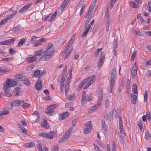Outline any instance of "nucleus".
I'll return each instance as SVG.
<instances>
[{"label":"nucleus","mask_w":151,"mask_h":151,"mask_svg":"<svg viewBox=\"0 0 151 151\" xmlns=\"http://www.w3.org/2000/svg\"><path fill=\"white\" fill-rule=\"evenodd\" d=\"M17 84V82L14 79L9 78L6 80L3 85V88L5 92V95L8 97L11 96V94L8 91L10 88L11 87L15 86Z\"/></svg>","instance_id":"f257e3e1"},{"label":"nucleus","mask_w":151,"mask_h":151,"mask_svg":"<svg viewBox=\"0 0 151 151\" xmlns=\"http://www.w3.org/2000/svg\"><path fill=\"white\" fill-rule=\"evenodd\" d=\"M95 78L94 75H93L90 77H88L85 79L83 81L81 82L78 86V88L76 89L77 91L80 90L83 87L85 84L89 80V81L84 86L83 88L85 89L89 87L91 84L94 82V80Z\"/></svg>","instance_id":"f03ea898"},{"label":"nucleus","mask_w":151,"mask_h":151,"mask_svg":"<svg viewBox=\"0 0 151 151\" xmlns=\"http://www.w3.org/2000/svg\"><path fill=\"white\" fill-rule=\"evenodd\" d=\"M47 52V50L43 52V55H42L40 58V60H41L43 61L47 60L49 59H50L53 56L54 52V50H48Z\"/></svg>","instance_id":"7ed1b4c3"},{"label":"nucleus","mask_w":151,"mask_h":151,"mask_svg":"<svg viewBox=\"0 0 151 151\" xmlns=\"http://www.w3.org/2000/svg\"><path fill=\"white\" fill-rule=\"evenodd\" d=\"M116 76V70L115 68H114L112 71L111 76L110 85L111 87L109 91L110 93L112 92V89L113 88L114 84L115 77Z\"/></svg>","instance_id":"20e7f679"},{"label":"nucleus","mask_w":151,"mask_h":151,"mask_svg":"<svg viewBox=\"0 0 151 151\" xmlns=\"http://www.w3.org/2000/svg\"><path fill=\"white\" fill-rule=\"evenodd\" d=\"M93 99V97L90 96H87L86 97V92L85 91L83 92L81 99V103L82 106H84L86 104V101H90Z\"/></svg>","instance_id":"39448f33"},{"label":"nucleus","mask_w":151,"mask_h":151,"mask_svg":"<svg viewBox=\"0 0 151 151\" xmlns=\"http://www.w3.org/2000/svg\"><path fill=\"white\" fill-rule=\"evenodd\" d=\"M73 128V127H70L67 131L65 132L63 136L59 140V143L63 142L68 139Z\"/></svg>","instance_id":"423d86ee"},{"label":"nucleus","mask_w":151,"mask_h":151,"mask_svg":"<svg viewBox=\"0 0 151 151\" xmlns=\"http://www.w3.org/2000/svg\"><path fill=\"white\" fill-rule=\"evenodd\" d=\"M57 107V105L56 104L52 105L47 107V111H46L45 113L50 116L54 115L55 114V112L54 110Z\"/></svg>","instance_id":"0eeeda50"},{"label":"nucleus","mask_w":151,"mask_h":151,"mask_svg":"<svg viewBox=\"0 0 151 151\" xmlns=\"http://www.w3.org/2000/svg\"><path fill=\"white\" fill-rule=\"evenodd\" d=\"M92 125L91 121L87 122L85 125L83 129L84 133L86 134L89 133L91 131Z\"/></svg>","instance_id":"6e6552de"},{"label":"nucleus","mask_w":151,"mask_h":151,"mask_svg":"<svg viewBox=\"0 0 151 151\" xmlns=\"http://www.w3.org/2000/svg\"><path fill=\"white\" fill-rule=\"evenodd\" d=\"M118 39L116 38L114 40V41L113 42V54L114 56H115L116 55V48L118 46Z\"/></svg>","instance_id":"1a4fd4ad"},{"label":"nucleus","mask_w":151,"mask_h":151,"mask_svg":"<svg viewBox=\"0 0 151 151\" xmlns=\"http://www.w3.org/2000/svg\"><path fill=\"white\" fill-rule=\"evenodd\" d=\"M40 78H39L38 80L37 81L35 85L36 89L38 90H40L41 89L42 85L41 81L40 80Z\"/></svg>","instance_id":"9d476101"},{"label":"nucleus","mask_w":151,"mask_h":151,"mask_svg":"<svg viewBox=\"0 0 151 151\" xmlns=\"http://www.w3.org/2000/svg\"><path fill=\"white\" fill-rule=\"evenodd\" d=\"M37 147L39 151H48V149L47 147L45 146L43 147V148L42 147L41 144L40 142H39L37 145Z\"/></svg>","instance_id":"9b49d317"},{"label":"nucleus","mask_w":151,"mask_h":151,"mask_svg":"<svg viewBox=\"0 0 151 151\" xmlns=\"http://www.w3.org/2000/svg\"><path fill=\"white\" fill-rule=\"evenodd\" d=\"M105 58V55L103 53H101L100 57L99 60V61L98 65L99 66H101L103 63V60Z\"/></svg>","instance_id":"f8f14e48"},{"label":"nucleus","mask_w":151,"mask_h":151,"mask_svg":"<svg viewBox=\"0 0 151 151\" xmlns=\"http://www.w3.org/2000/svg\"><path fill=\"white\" fill-rule=\"evenodd\" d=\"M57 136V134L56 132L52 131L48 133V138L52 139L53 138H55Z\"/></svg>","instance_id":"ddd939ff"},{"label":"nucleus","mask_w":151,"mask_h":151,"mask_svg":"<svg viewBox=\"0 0 151 151\" xmlns=\"http://www.w3.org/2000/svg\"><path fill=\"white\" fill-rule=\"evenodd\" d=\"M16 81L17 82V81H23L25 79V77L24 75H16L15 77Z\"/></svg>","instance_id":"4468645a"},{"label":"nucleus","mask_w":151,"mask_h":151,"mask_svg":"<svg viewBox=\"0 0 151 151\" xmlns=\"http://www.w3.org/2000/svg\"><path fill=\"white\" fill-rule=\"evenodd\" d=\"M37 59V58L35 56L28 57L27 58L26 60L28 63H32L35 62Z\"/></svg>","instance_id":"2eb2a0df"},{"label":"nucleus","mask_w":151,"mask_h":151,"mask_svg":"<svg viewBox=\"0 0 151 151\" xmlns=\"http://www.w3.org/2000/svg\"><path fill=\"white\" fill-rule=\"evenodd\" d=\"M69 115V113L68 112L66 111L61 113L60 115V116L61 120H63L68 116Z\"/></svg>","instance_id":"dca6fc26"},{"label":"nucleus","mask_w":151,"mask_h":151,"mask_svg":"<svg viewBox=\"0 0 151 151\" xmlns=\"http://www.w3.org/2000/svg\"><path fill=\"white\" fill-rule=\"evenodd\" d=\"M22 103H23V101L17 100H15L12 102L11 105L12 107H13V106H19L21 105Z\"/></svg>","instance_id":"f3484780"},{"label":"nucleus","mask_w":151,"mask_h":151,"mask_svg":"<svg viewBox=\"0 0 151 151\" xmlns=\"http://www.w3.org/2000/svg\"><path fill=\"white\" fill-rule=\"evenodd\" d=\"M118 117L119 118V127L120 132H123V130L124 129L123 126V123L122 121V118L120 116H119Z\"/></svg>","instance_id":"a211bd4d"},{"label":"nucleus","mask_w":151,"mask_h":151,"mask_svg":"<svg viewBox=\"0 0 151 151\" xmlns=\"http://www.w3.org/2000/svg\"><path fill=\"white\" fill-rule=\"evenodd\" d=\"M13 17L11 14L7 16L4 19L2 20L0 23V25H2L3 24L6 23L8 20L11 19Z\"/></svg>","instance_id":"6ab92c4d"},{"label":"nucleus","mask_w":151,"mask_h":151,"mask_svg":"<svg viewBox=\"0 0 151 151\" xmlns=\"http://www.w3.org/2000/svg\"><path fill=\"white\" fill-rule=\"evenodd\" d=\"M21 91V88L19 87L15 88L13 91L14 94L16 96H19V95Z\"/></svg>","instance_id":"aec40b11"},{"label":"nucleus","mask_w":151,"mask_h":151,"mask_svg":"<svg viewBox=\"0 0 151 151\" xmlns=\"http://www.w3.org/2000/svg\"><path fill=\"white\" fill-rule=\"evenodd\" d=\"M31 5V4L29 3L23 7L19 11V12L22 13L27 9Z\"/></svg>","instance_id":"412c9836"},{"label":"nucleus","mask_w":151,"mask_h":151,"mask_svg":"<svg viewBox=\"0 0 151 151\" xmlns=\"http://www.w3.org/2000/svg\"><path fill=\"white\" fill-rule=\"evenodd\" d=\"M41 125L44 128L47 129L49 128V125L47 123L46 120L43 118V121L41 124Z\"/></svg>","instance_id":"4be33fe9"},{"label":"nucleus","mask_w":151,"mask_h":151,"mask_svg":"<svg viewBox=\"0 0 151 151\" xmlns=\"http://www.w3.org/2000/svg\"><path fill=\"white\" fill-rule=\"evenodd\" d=\"M137 98V96L134 93L131 94V99L132 104H135L136 103V100Z\"/></svg>","instance_id":"5701e85b"},{"label":"nucleus","mask_w":151,"mask_h":151,"mask_svg":"<svg viewBox=\"0 0 151 151\" xmlns=\"http://www.w3.org/2000/svg\"><path fill=\"white\" fill-rule=\"evenodd\" d=\"M91 7H92L90 6V7H89L88 11L85 16V17L86 18H87L88 17H89V16H92L93 13L91 12V11L94 8Z\"/></svg>","instance_id":"b1692460"},{"label":"nucleus","mask_w":151,"mask_h":151,"mask_svg":"<svg viewBox=\"0 0 151 151\" xmlns=\"http://www.w3.org/2000/svg\"><path fill=\"white\" fill-rule=\"evenodd\" d=\"M103 92L100 91L98 94V103H100L101 104V102L103 99Z\"/></svg>","instance_id":"393cba45"},{"label":"nucleus","mask_w":151,"mask_h":151,"mask_svg":"<svg viewBox=\"0 0 151 151\" xmlns=\"http://www.w3.org/2000/svg\"><path fill=\"white\" fill-rule=\"evenodd\" d=\"M100 103H98L91 107V110L92 111H94L95 110L98 109L100 106Z\"/></svg>","instance_id":"a878e982"},{"label":"nucleus","mask_w":151,"mask_h":151,"mask_svg":"<svg viewBox=\"0 0 151 151\" xmlns=\"http://www.w3.org/2000/svg\"><path fill=\"white\" fill-rule=\"evenodd\" d=\"M109 12V9L108 8H107L105 12L106 18V22H110Z\"/></svg>","instance_id":"bb28decb"},{"label":"nucleus","mask_w":151,"mask_h":151,"mask_svg":"<svg viewBox=\"0 0 151 151\" xmlns=\"http://www.w3.org/2000/svg\"><path fill=\"white\" fill-rule=\"evenodd\" d=\"M137 85L135 83L133 84L132 86V88L133 92L135 94L137 93Z\"/></svg>","instance_id":"cd10ccee"},{"label":"nucleus","mask_w":151,"mask_h":151,"mask_svg":"<svg viewBox=\"0 0 151 151\" xmlns=\"http://www.w3.org/2000/svg\"><path fill=\"white\" fill-rule=\"evenodd\" d=\"M102 128L103 130L105 131L107 130V128L106 125L105 121L104 119L101 120Z\"/></svg>","instance_id":"c85d7f7f"},{"label":"nucleus","mask_w":151,"mask_h":151,"mask_svg":"<svg viewBox=\"0 0 151 151\" xmlns=\"http://www.w3.org/2000/svg\"><path fill=\"white\" fill-rule=\"evenodd\" d=\"M92 17L91 16H89V17H88L87 18L85 23L84 28L85 29L87 28V27L89 23V22L90 21V19Z\"/></svg>","instance_id":"c756f323"},{"label":"nucleus","mask_w":151,"mask_h":151,"mask_svg":"<svg viewBox=\"0 0 151 151\" xmlns=\"http://www.w3.org/2000/svg\"><path fill=\"white\" fill-rule=\"evenodd\" d=\"M21 105L23 109L28 108L30 106V104L24 103L23 101V103H22Z\"/></svg>","instance_id":"7c9ffc66"},{"label":"nucleus","mask_w":151,"mask_h":151,"mask_svg":"<svg viewBox=\"0 0 151 151\" xmlns=\"http://www.w3.org/2000/svg\"><path fill=\"white\" fill-rule=\"evenodd\" d=\"M130 6L133 8H136L137 7L138 5L134 2L131 1L129 4Z\"/></svg>","instance_id":"2f4dec72"},{"label":"nucleus","mask_w":151,"mask_h":151,"mask_svg":"<svg viewBox=\"0 0 151 151\" xmlns=\"http://www.w3.org/2000/svg\"><path fill=\"white\" fill-rule=\"evenodd\" d=\"M42 53V50H40L38 51H35L34 53V55L35 57L39 56Z\"/></svg>","instance_id":"473e14b6"},{"label":"nucleus","mask_w":151,"mask_h":151,"mask_svg":"<svg viewBox=\"0 0 151 151\" xmlns=\"http://www.w3.org/2000/svg\"><path fill=\"white\" fill-rule=\"evenodd\" d=\"M68 3V2H67V1L65 0L64 1L60 7L62 10L64 9L65 7L67 6Z\"/></svg>","instance_id":"72a5a7b5"},{"label":"nucleus","mask_w":151,"mask_h":151,"mask_svg":"<svg viewBox=\"0 0 151 151\" xmlns=\"http://www.w3.org/2000/svg\"><path fill=\"white\" fill-rule=\"evenodd\" d=\"M67 66L65 65L63 68V72L62 75V76L66 77V75L67 72Z\"/></svg>","instance_id":"f704fd0d"},{"label":"nucleus","mask_w":151,"mask_h":151,"mask_svg":"<svg viewBox=\"0 0 151 151\" xmlns=\"http://www.w3.org/2000/svg\"><path fill=\"white\" fill-rule=\"evenodd\" d=\"M25 41V39L24 38H22L21 39L20 41L18 42V47H20L22 46L24 43Z\"/></svg>","instance_id":"c9c22d12"},{"label":"nucleus","mask_w":151,"mask_h":151,"mask_svg":"<svg viewBox=\"0 0 151 151\" xmlns=\"http://www.w3.org/2000/svg\"><path fill=\"white\" fill-rule=\"evenodd\" d=\"M65 94L66 95L70 88V86L69 85L65 84Z\"/></svg>","instance_id":"e433bc0d"},{"label":"nucleus","mask_w":151,"mask_h":151,"mask_svg":"<svg viewBox=\"0 0 151 151\" xmlns=\"http://www.w3.org/2000/svg\"><path fill=\"white\" fill-rule=\"evenodd\" d=\"M150 135L148 131L147 130L145 133V138L146 139H149L150 138Z\"/></svg>","instance_id":"4c0bfd02"},{"label":"nucleus","mask_w":151,"mask_h":151,"mask_svg":"<svg viewBox=\"0 0 151 151\" xmlns=\"http://www.w3.org/2000/svg\"><path fill=\"white\" fill-rule=\"evenodd\" d=\"M147 9L148 11L151 13V0H150L148 3Z\"/></svg>","instance_id":"58836bf2"},{"label":"nucleus","mask_w":151,"mask_h":151,"mask_svg":"<svg viewBox=\"0 0 151 151\" xmlns=\"http://www.w3.org/2000/svg\"><path fill=\"white\" fill-rule=\"evenodd\" d=\"M35 67V65L34 64H31L27 66L26 68L27 70L30 71L32 70Z\"/></svg>","instance_id":"ea45409f"},{"label":"nucleus","mask_w":151,"mask_h":151,"mask_svg":"<svg viewBox=\"0 0 151 151\" xmlns=\"http://www.w3.org/2000/svg\"><path fill=\"white\" fill-rule=\"evenodd\" d=\"M102 49V48L101 49H97L95 53V55L94 56V58H96L97 56L98 55L100 52V51Z\"/></svg>","instance_id":"a19ab883"},{"label":"nucleus","mask_w":151,"mask_h":151,"mask_svg":"<svg viewBox=\"0 0 151 151\" xmlns=\"http://www.w3.org/2000/svg\"><path fill=\"white\" fill-rule=\"evenodd\" d=\"M53 45L52 43H50L48 44V46H47L46 50H47V52L48 51V50H54V49H51V48L53 47Z\"/></svg>","instance_id":"79ce46f5"},{"label":"nucleus","mask_w":151,"mask_h":151,"mask_svg":"<svg viewBox=\"0 0 151 151\" xmlns=\"http://www.w3.org/2000/svg\"><path fill=\"white\" fill-rule=\"evenodd\" d=\"M9 113V111L7 110H4L0 112V115H6Z\"/></svg>","instance_id":"37998d69"},{"label":"nucleus","mask_w":151,"mask_h":151,"mask_svg":"<svg viewBox=\"0 0 151 151\" xmlns=\"http://www.w3.org/2000/svg\"><path fill=\"white\" fill-rule=\"evenodd\" d=\"M40 74V70H37L35 71L34 73V75L35 76H38Z\"/></svg>","instance_id":"c03bdc74"},{"label":"nucleus","mask_w":151,"mask_h":151,"mask_svg":"<svg viewBox=\"0 0 151 151\" xmlns=\"http://www.w3.org/2000/svg\"><path fill=\"white\" fill-rule=\"evenodd\" d=\"M23 83L27 85H28L29 84V81L28 79L27 78H25V79H24V80L22 81Z\"/></svg>","instance_id":"a18cd8bd"},{"label":"nucleus","mask_w":151,"mask_h":151,"mask_svg":"<svg viewBox=\"0 0 151 151\" xmlns=\"http://www.w3.org/2000/svg\"><path fill=\"white\" fill-rule=\"evenodd\" d=\"M69 49L65 47L64 51L61 54V56H63L68 51Z\"/></svg>","instance_id":"49530a36"},{"label":"nucleus","mask_w":151,"mask_h":151,"mask_svg":"<svg viewBox=\"0 0 151 151\" xmlns=\"http://www.w3.org/2000/svg\"><path fill=\"white\" fill-rule=\"evenodd\" d=\"M35 145V144L33 142H31L26 144V147H32Z\"/></svg>","instance_id":"de8ad7c7"},{"label":"nucleus","mask_w":151,"mask_h":151,"mask_svg":"<svg viewBox=\"0 0 151 151\" xmlns=\"http://www.w3.org/2000/svg\"><path fill=\"white\" fill-rule=\"evenodd\" d=\"M137 53V51H135L132 54V55H131V60L132 61H133Z\"/></svg>","instance_id":"09e8293b"},{"label":"nucleus","mask_w":151,"mask_h":151,"mask_svg":"<svg viewBox=\"0 0 151 151\" xmlns=\"http://www.w3.org/2000/svg\"><path fill=\"white\" fill-rule=\"evenodd\" d=\"M8 45L10 44L13 43L14 41V39L13 38L12 39H9L8 40H6Z\"/></svg>","instance_id":"8fccbe9b"},{"label":"nucleus","mask_w":151,"mask_h":151,"mask_svg":"<svg viewBox=\"0 0 151 151\" xmlns=\"http://www.w3.org/2000/svg\"><path fill=\"white\" fill-rule=\"evenodd\" d=\"M142 123V122L141 121H138V122L137 124L140 128V131L142 130L143 128V124Z\"/></svg>","instance_id":"3c124183"},{"label":"nucleus","mask_w":151,"mask_h":151,"mask_svg":"<svg viewBox=\"0 0 151 151\" xmlns=\"http://www.w3.org/2000/svg\"><path fill=\"white\" fill-rule=\"evenodd\" d=\"M40 135L42 137L48 138V133H41L40 134Z\"/></svg>","instance_id":"603ef678"},{"label":"nucleus","mask_w":151,"mask_h":151,"mask_svg":"<svg viewBox=\"0 0 151 151\" xmlns=\"http://www.w3.org/2000/svg\"><path fill=\"white\" fill-rule=\"evenodd\" d=\"M148 92L147 91H146L144 93V101L145 102H146L147 100V93Z\"/></svg>","instance_id":"864d4df0"},{"label":"nucleus","mask_w":151,"mask_h":151,"mask_svg":"<svg viewBox=\"0 0 151 151\" xmlns=\"http://www.w3.org/2000/svg\"><path fill=\"white\" fill-rule=\"evenodd\" d=\"M88 31L89 30L86 29L84 32L81 35V37H86Z\"/></svg>","instance_id":"5fc2aeb1"},{"label":"nucleus","mask_w":151,"mask_h":151,"mask_svg":"<svg viewBox=\"0 0 151 151\" xmlns=\"http://www.w3.org/2000/svg\"><path fill=\"white\" fill-rule=\"evenodd\" d=\"M151 75V70H147V72L145 74V76L147 78H149Z\"/></svg>","instance_id":"6e6d98bb"},{"label":"nucleus","mask_w":151,"mask_h":151,"mask_svg":"<svg viewBox=\"0 0 151 151\" xmlns=\"http://www.w3.org/2000/svg\"><path fill=\"white\" fill-rule=\"evenodd\" d=\"M64 82L60 81V91L62 92L63 90V88L64 86Z\"/></svg>","instance_id":"4d7b16f0"},{"label":"nucleus","mask_w":151,"mask_h":151,"mask_svg":"<svg viewBox=\"0 0 151 151\" xmlns=\"http://www.w3.org/2000/svg\"><path fill=\"white\" fill-rule=\"evenodd\" d=\"M12 59V58H2L1 59V60L2 61H5L6 62H9V61H11Z\"/></svg>","instance_id":"13d9d810"},{"label":"nucleus","mask_w":151,"mask_h":151,"mask_svg":"<svg viewBox=\"0 0 151 151\" xmlns=\"http://www.w3.org/2000/svg\"><path fill=\"white\" fill-rule=\"evenodd\" d=\"M42 44V43H41L40 42V41L39 40L35 41L34 43V46H39L40 45H41Z\"/></svg>","instance_id":"bf43d9fd"},{"label":"nucleus","mask_w":151,"mask_h":151,"mask_svg":"<svg viewBox=\"0 0 151 151\" xmlns=\"http://www.w3.org/2000/svg\"><path fill=\"white\" fill-rule=\"evenodd\" d=\"M71 77H72L71 76H69L68 77L67 79L66 80V84L69 85V84L70 83V81L71 79Z\"/></svg>","instance_id":"052dcab7"},{"label":"nucleus","mask_w":151,"mask_h":151,"mask_svg":"<svg viewBox=\"0 0 151 151\" xmlns=\"http://www.w3.org/2000/svg\"><path fill=\"white\" fill-rule=\"evenodd\" d=\"M147 118L149 120H151V114L149 111L147 112Z\"/></svg>","instance_id":"680f3d73"},{"label":"nucleus","mask_w":151,"mask_h":151,"mask_svg":"<svg viewBox=\"0 0 151 151\" xmlns=\"http://www.w3.org/2000/svg\"><path fill=\"white\" fill-rule=\"evenodd\" d=\"M85 5H83L81 8L80 11V14L81 15L84 12V9H85Z\"/></svg>","instance_id":"e2e57ef3"},{"label":"nucleus","mask_w":151,"mask_h":151,"mask_svg":"<svg viewBox=\"0 0 151 151\" xmlns=\"http://www.w3.org/2000/svg\"><path fill=\"white\" fill-rule=\"evenodd\" d=\"M137 71L133 70H132V78H134V77L137 75Z\"/></svg>","instance_id":"0e129e2a"},{"label":"nucleus","mask_w":151,"mask_h":151,"mask_svg":"<svg viewBox=\"0 0 151 151\" xmlns=\"http://www.w3.org/2000/svg\"><path fill=\"white\" fill-rule=\"evenodd\" d=\"M116 0H111L110 8L112 9L114 5V3Z\"/></svg>","instance_id":"69168bd1"},{"label":"nucleus","mask_w":151,"mask_h":151,"mask_svg":"<svg viewBox=\"0 0 151 151\" xmlns=\"http://www.w3.org/2000/svg\"><path fill=\"white\" fill-rule=\"evenodd\" d=\"M51 151H58V148L57 146H54L51 149Z\"/></svg>","instance_id":"338daca9"},{"label":"nucleus","mask_w":151,"mask_h":151,"mask_svg":"<svg viewBox=\"0 0 151 151\" xmlns=\"http://www.w3.org/2000/svg\"><path fill=\"white\" fill-rule=\"evenodd\" d=\"M9 52L11 55H13L14 53L16 52V51L12 48L9 49Z\"/></svg>","instance_id":"774afa93"}]
</instances>
